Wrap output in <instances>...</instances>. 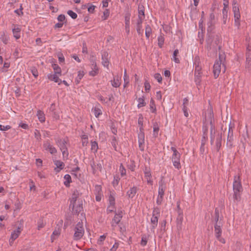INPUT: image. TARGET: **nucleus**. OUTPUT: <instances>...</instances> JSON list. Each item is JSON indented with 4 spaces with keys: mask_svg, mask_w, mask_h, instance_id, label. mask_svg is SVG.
Here are the masks:
<instances>
[{
    "mask_svg": "<svg viewBox=\"0 0 251 251\" xmlns=\"http://www.w3.org/2000/svg\"><path fill=\"white\" fill-rule=\"evenodd\" d=\"M20 31L21 28L18 26H17V27H15V28L12 29L14 37L16 39H19L20 38Z\"/></svg>",
    "mask_w": 251,
    "mask_h": 251,
    "instance_id": "obj_29",
    "label": "nucleus"
},
{
    "mask_svg": "<svg viewBox=\"0 0 251 251\" xmlns=\"http://www.w3.org/2000/svg\"><path fill=\"white\" fill-rule=\"evenodd\" d=\"M90 165L93 170V174H96L98 170L100 171V172L101 171L102 168V163H99L96 164L95 161L93 160L92 161H91Z\"/></svg>",
    "mask_w": 251,
    "mask_h": 251,
    "instance_id": "obj_15",
    "label": "nucleus"
},
{
    "mask_svg": "<svg viewBox=\"0 0 251 251\" xmlns=\"http://www.w3.org/2000/svg\"><path fill=\"white\" fill-rule=\"evenodd\" d=\"M119 244L118 242H115L112 248L110 250V251H116L118 248Z\"/></svg>",
    "mask_w": 251,
    "mask_h": 251,
    "instance_id": "obj_64",
    "label": "nucleus"
},
{
    "mask_svg": "<svg viewBox=\"0 0 251 251\" xmlns=\"http://www.w3.org/2000/svg\"><path fill=\"white\" fill-rule=\"evenodd\" d=\"M241 142L243 144V146L244 148H245L246 144L249 143V136L247 131L245 134H243L241 138Z\"/></svg>",
    "mask_w": 251,
    "mask_h": 251,
    "instance_id": "obj_24",
    "label": "nucleus"
},
{
    "mask_svg": "<svg viewBox=\"0 0 251 251\" xmlns=\"http://www.w3.org/2000/svg\"><path fill=\"white\" fill-rule=\"evenodd\" d=\"M145 89L146 92L149 91L151 89V85L148 81H146L144 83Z\"/></svg>",
    "mask_w": 251,
    "mask_h": 251,
    "instance_id": "obj_60",
    "label": "nucleus"
},
{
    "mask_svg": "<svg viewBox=\"0 0 251 251\" xmlns=\"http://www.w3.org/2000/svg\"><path fill=\"white\" fill-rule=\"evenodd\" d=\"M177 221L178 222L182 223L183 221V212L182 211H180L179 214H178V216L177 218Z\"/></svg>",
    "mask_w": 251,
    "mask_h": 251,
    "instance_id": "obj_56",
    "label": "nucleus"
},
{
    "mask_svg": "<svg viewBox=\"0 0 251 251\" xmlns=\"http://www.w3.org/2000/svg\"><path fill=\"white\" fill-rule=\"evenodd\" d=\"M111 82L112 86L115 88L119 87L121 85V82L118 76H114L113 80H111Z\"/></svg>",
    "mask_w": 251,
    "mask_h": 251,
    "instance_id": "obj_28",
    "label": "nucleus"
},
{
    "mask_svg": "<svg viewBox=\"0 0 251 251\" xmlns=\"http://www.w3.org/2000/svg\"><path fill=\"white\" fill-rule=\"evenodd\" d=\"M98 149V145L96 141L91 142V150L93 151L94 152L97 151Z\"/></svg>",
    "mask_w": 251,
    "mask_h": 251,
    "instance_id": "obj_44",
    "label": "nucleus"
},
{
    "mask_svg": "<svg viewBox=\"0 0 251 251\" xmlns=\"http://www.w3.org/2000/svg\"><path fill=\"white\" fill-rule=\"evenodd\" d=\"M67 14L73 19H76L77 17V14L71 10L68 11Z\"/></svg>",
    "mask_w": 251,
    "mask_h": 251,
    "instance_id": "obj_47",
    "label": "nucleus"
},
{
    "mask_svg": "<svg viewBox=\"0 0 251 251\" xmlns=\"http://www.w3.org/2000/svg\"><path fill=\"white\" fill-rule=\"evenodd\" d=\"M54 163L57 167V168L54 169L56 172H59L60 170L63 169L65 166L64 163L60 160H55L54 161Z\"/></svg>",
    "mask_w": 251,
    "mask_h": 251,
    "instance_id": "obj_23",
    "label": "nucleus"
},
{
    "mask_svg": "<svg viewBox=\"0 0 251 251\" xmlns=\"http://www.w3.org/2000/svg\"><path fill=\"white\" fill-rule=\"evenodd\" d=\"M143 130V127H140V131L138 133V143L139 148L141 151L144 150L143 145L145 143V134Z\"/></svg>",
    "mask_w": 251,
    "mask_h": 251,
    "instance_id": "obj_12",
    "label": "nucleus"
},
{
    "mask_svg": "<svg viewBox=\"0 0 251 251\" xmlns=\"http://www.w3.org/2000/svg\"><path fill=\"white\" fill-rule=\"evenodd\" d=\"M51 147L50 141L48 140L46 141L43 144V147L45 150L48 151V150Z\"/></svg>",
    "mask_w": 251,
    "mask_h": 251,
    "instance_id": "obj_51",
    "label": "nucleus"
},
{
    "mask_svg": "<svg viewBox=\"0 0 251 251\" xmlns=\"http://www.w3.org/2000/svg\"><path fill=\"white\" fill-rule=\"evenodd\" d=\"M52 66L54 70V73L58 74L59 75H61V70L60 67L56 64H52Z\"/></svg>",
    "mask_w": 251,
    "mask_h": 251,
    "instance_id": "obj_36",
    "label": "nucleus"
},
{
    "mask_svg": "<svg viewBox=\"0 0 251 251\" xmlns=\"http://www.w3.org/2000/svg\"><path fill=\"white\" fill-rule=\"evenodd\" d=\"M115 216L112 219V226H114L113 223H115L116 225H118L121 221L123 215H122V211L118 210V212L115 211Z\"/></svg>",
    "mask_w": 251,
    "mask_h": 251,
    "instance_id": "obj_14",
    "label": "nucleus"
},
{
    "mask_svg": "<svg viewBox=\"0 0 251 251\" xmlns=\"http://www.w3.org/2000/svg\"><path fill=\"white\" fill-rule=\"evenodd\" d=\"M48 78L51 81H54L55 82H59V80H60V79L59 78L58 74L55 73L48 75Z\"/></svg>",
    "mask_w": 251,
    "mask_h": 251,
    "instance_id": "obj_26",
    "label": "nucleus"
},
{
    "mask_svg": "<svg viewBox=\"0 0 251 251\" xmlns=\"http://www.w3.org/2000/svg\"><path fill=\"white\" fill-rule=\"evenodd\" d=\"M30 70H31V72L32 74L33 75L35 78H37V76H38V72L37 69L34 67H31Z\"/></svg>",
    "mask_w": 251,
    "mask_h": 251,
    "instance_id": "obj_48",
    "label": "nucleus"
},
{
    "mask_svg": "<svg viewBox=\"0 0 251 251\" xmlns=\"http://www.w3.org/2000/svg\"><path fill=\"white\" fill-rule=\"evenodd\" d=\"M99 73V68H97L96 69H92L91 71L89 72V75L92 76H94L98 75Z\"/></svg>",
    "mask_w": 251,
    "mask_h": 251,
    "instance_id": "obj_52",
    "label": "nucleus"
},
{
    "mask_svg": "<svg viewBox=\"0 0 251 251\" xmlns=\"http://www.w3.org/2000/svg\"><path fill=\"white\" fill-rule=\"evenodd\" d=\"M102 64L104 67L109 65V54L107 51H104L102 54Z\"/></svg>",
    "mask_w": 251,
    "mask_h": 251,
    "instance_id": "obj_19",
    "label": "nucleus"
},
{
    "mask_svg": "<svg viewBox=\"0 0 251 251\" xmlns=\"http://www.w3.org/2000/svg\"><path fill=\"white\" fill-rule=\"evenodd\" d=\"M82 145L83 147L86 146L88 143V136L86 135H83L82 136Z\"/></svg>",
    "mask_w": 251,
    "mask_h": 251,
    "instance_id": "obj_42",
    "label": "nucleus"
},
{
    "mask_svg": "<svg viewBox=\"0 0 251 251\" xmlns=\"http://www.w3.org/2000/svg\"><path fill=\"white\" fill-rule=\"evenodd\" d=\"M64 178L66 180V181L64 182V185L66 187H69L70 184L72 182V178L71 176L68 174L65 175Z\"/></svg>",
    "mask_w": 251,
    "mask_h": 251,
    "instance_id": "obj_32",
    "label": "nucleus"
},
{
    "mask_svg": "<svg viewBox=\"0 0 251 251\" xmlns=\"http://www.w3.org/2000/svg\"><path fill=\"white\" fill-rule=\"evenodd\" d=\"M159 130V127L158 126V124L157 123H154L153 124V135L154 136H157L158 135V132Z\"/></svg>",
    "mask_w": 251,
    "mask_h": 251,
    "instance_id": "obj_43",
    "label": "nucleus"
},
{
    "mask_svg": "<svg viewBox=\"0 0 251 251\" xmlns=\"http://www.w3.org/2000/svg\"><path fill=\"white\" fill-rule=\"evenodd\" d=\"M158 217L157 216H152L151 219V223L152 224V228H155L158 224Z\"/></svg>",
    "mask_w": 251,
    "mask_h": 251,
    "instance_id": "obj_34",
    "label": "nucleus"
},
{
    "mask_svg": "<svg viewBox=\"0 0 251 251\" xmlns=\"http://www.w3.org/2000/svg\"><path fill=\"white\" fill-rule=\"evenodd\" d=\"M233 189L234 191L233 198L234 201H240V193L243 191V187L239 176H235L233 183Z\"/></svg>",
    "mask_w": 251,
    "mask_h": 251,
    "instance_id": "obj_3",
    "label": "nucleus"
},
{
    "mask_svg": "<svg viewBox=\"0 0 251 251\" xmlns=\"http://www.w3.org/2000/svg\"><path fill=\"white\" fill-rule=\"evenodd\" d=\"M178 53H179V51H178V49L175 50L173 53V60L176 63H179L180 62L179 59L176 57V56H177Z\"/></svg>",
    "mask_w": 251,
    "mask_h": 251,
    "instance_id": "obj_39",
    "label": "nucleus"
},
{
    "mask_svg": "<svg viewBox=\"0 0 251 251\" xmlns=\"http://www.w3.org/2000/svg\"><path fill=\"white\" fill-rule=\"evenodd\" d=\"M90 60L92 69H96V68H98L97 65L95 57L94 56H91Z\"/></svg>",
    "mask_w": 251,
    "mask_h": 251,
    "instance_id": "obj_38",
    "label": "nucleus"
},
{
    "mask_svg": "<svg viewBox=\"0 0 251 251\" xmlns=\"http://www.w3.org/2000/svg\"><path fill=\"white\" fill-rule=\"evenodd\" d=\"M74 231V240L75 241L80 240L84 234V229L82 222H79L77 223L75 227Z\"/></svg>",
    "mask_w": 251,
    "mask_h": 251,
    "instance_id": "obj_4",
    "label": "nucleus"
},
{
    "mask_svg": "<svg viewBox=\"0 0 251 251\" xmlns=\"http://www.w3.org/2000/svg\"><path fill=\"white\" fill-rule=\"evenodd\" d=\"M79 195V194L78 191L76 190H75L72 195V200L71 201V203L69 206L70 208H71V206H73V207H74V204L75 203Z\"/></svg>",
    "mask_w": 251,
    "mask_h": 251,
    "instance_id": "obj_21",
    "label": "nucleus"
},
{
    "mask_svg": "<svg viewBox=\"0 0 251 251\" xmlns=\"http://www.w3.org/2000/svg\"><path fill=\"white\" fill-rule=\"evenodd\" d=\"M138 104L137 105V107L138 108H140L142 107L145 106L146 105V103L145 101V96H143L141 98H139L138 99Z\"/></svg>",
    "mask_w": 251,
    "mask_h": 251,
    "instance_id": "obj_31",
    "label": "nucleus"
},
{
    "mask_svg": "<svg viewBox=\"0 0 251 251\" xmlns=\"http://www.w3.org/2000/svg\"><path fill=\"white\" fill-rule=\"evenodd\" d=\"M215 223H219V211L218 208H216L215 209Z\"/></svg>",
    "mask_w": 251,
    "mask_h": 251,
    "instance_id": "obj_45",
    "label": "nucleus"
},
{
    "mask_svg": "<svg viewBox=\"0 0 251 251\" xmlns=\"http://www.w3.org/2000/svg\"><path fill=\"white\" fill-rule=\"evenodd\" d=\"M208 22H211L212 23H215V15L213 12H212L209 15V20Z\"/></svg>",
    "mask_w": 251,
    "mask_h": 251,
    "instance_id": "obj_62",
    "label": "nucleus"
},
{
    "mask_svg": "<svg viewBox=\"0 0 251 251\" xmlns=\"http://www.w3.org/2000/svg\"><path fill=\"white\" fill-rule=\"evenodd\" d=\"M21 230H14L13 232H12L11 237L9 240V243L10 245H11L13 241L18 237L20 233H21Z\"/></svg>",
    "mask_w": 251,
    "mask_h": 251,
    "instance_id": "obj_25",
    "label": "nucleus"
},
{
    "mask_svg": "<svg viewBox=\"0 0 251 251\" xmlns=\"http://www.w3.org/2000/svg\"><path fill=\"white\" fill-rule=\"evenodd\" d=\"M199 60L198 57H195V64L196 65L195 69V78L194 80L197 86L200 85L201 82V67L199 64H196L197 60Z\"/></svg>",
    "mask_w": 251,
    "mask_h": 251,
    "instance_id": "obj_8",
    "label": "nucleus"
},
{
    "mask_svg": "<svg viewBox=\"0 0 251 251\" xmlns=\"http://www.w3.org/2000/svg\"><path fill=\"white\" fill-rule=\"evenodd\" d=\"M223 20L224 24H226V20L227 19V14H228V10L226 9V8H223Z\"/></svg>",
    "mask_w": 251,
    "mask_h": 251,
    "instance_id": "obj_37",
    "label": "nucleus"
},
{
    "mask_svg": "<svg viewBox=\"0 0 251 251\" xmlns=\"http://www.w3.org/2000/svg\"><path fill=\"white\" fill-rule=\"evenodd\" d=\"M37 116H38V118L39 121L41 123H44L45 121V116L43 111L41 110H38Z\"/></svg>",
    "mask_w": 251,
    "mask_h": 251,
    "instance_id": "obj_30",
    "label": "nucleus"
},
{
    "mask_svg": "<svg viewBox=\"0 0 251 251\" xmlns=\"http://www.w3.org/2000/svg\"><path fill=\"white\" fill-rule=\"evenodd\" d=\"M74 205H75V204H74ZM72 207L73 213L75 215H78L79 213L83 210L82 201H79L78 204L76 206L74 205V208L73 206Z\"/></svg>",
    "mask_w": 251,
    "mask_h": 251,
    "instance_id": "obj_17",
    "label": "nucleus"
},
{
    "mask_svg": "<svg viewBox=\"0 0 251 251\" xmlns=\"http://www.w3.org/2000/svg\"><path fill=\"white\" fill-rule=\"evenodd\" d=\"M221 41L222 38L219 35H206L205 48L208 51L210 50L212 48L216 50V46L221 42Z\"/></svg>",
    "mask_w": 251,
    "mask_h": 251,
    "instance_id": "obj_2",
    "label": "nucleus"
},
{
    "mask_svg": "<svg viewBox=\"0 0 251 251\" xmlns=\"http://www.w3.org/2000/svg\"><path fill=\"white\" fill-rule=\"evenodd\" d=\"M158 41V45L159 47V48H162L164 42V38L162 35H160L157 39Z\"/></svg>",
    "mask_w": 251,
    "mask_h": 251,
    "instance_id": "obj_40",
    "label": "nucleus"
},
{
    "mask_svg": "<svg viewBox=\"0 0 251 251\" xmlns=\"http://www.w3.org/2000/svg\"><path fill=\"white\" fill-rule=\"evenodd\" d=\"M206 132H207V128H206V126H205L204 127H203V128L202 129L203 135H202V137L201 140V146L200 147V152L202 154H204V153L205 152L204 146L205 145L206 141L207 140Z\"/></svg>",
    "mask_w": 251,
    "mask_h": 251,
    "instance_id": "obj_11",
    "label": "nucleus"
},
{
    "mask_svg": "<svg viewBox=\"0 0 251 251\" xmlns=\"http://www.w3.org/2000/svg\"><path fill=\"white\" fill-rule=\"evenodd\" d=\"M106 235L105 234H103L102 235H101L100 237V238L98 241V243L100 245H101L102 244V242H103V241L106 238Z\"/></svg>",
    "mask_w": 251,
    "mask_h": 251,
    "instance_id": "obj_57",
    "label": "nucleus"
},
{
    "mask_svg": "<svg viewBox=\"0 0 251 251\" xmlns=\"http://www.w3.org/2000/svg\"><path fill=\"white\" fill-rule=\"evenodd\" d=\"M222 134H218L216 137V144L215 147L217 151H219L220 150V148L222 146Z\"/></svg>",
    "mask_w": 251,
    "mask_h": 251,
    "instance_id": "obj_18",
    "label": "nucleus"
},
{
    "mask_svg": "<svg viewBox=\"0 0 251 251\" xmlns=\"http://www.w3.org/2000/svg\"><path fill=\"white\" fill-rule=\"evenodd\" d=\"M112 146L113 147L115 151H117V145L118 144V141L116 140L115 137L113 136L112 140L111 141Z\"/></svg>",
    "mask_w": 251,
    "mask_h": 251,
    "instance_id": "obj_50",
    "label": "nucleus"
},
{
    "mask_svg": "<svg viewBox=\"0 0 251 251\" xmlns=\"http://www.w3.org/2000/svg\"><path fill=\"white\" fill-rule=\"evenodd\" d=\"M150 109L152 113H155L156 111L154 101L152 99H151L150 101Z\"/></svg>",
    "mask_w": 251,
    "mask_h": 251,
    "instance_id": "obj_41",
    "label": "nucleus"
},
{
    "mask_svg": "<svg viewBox=\"0 0 251 251\" xmlns=\"http://www.w3.org/2000/svg\"><path fill=\"white\" fill-rule=\"evenodd\" d=\"M94 114L95 116L98 118L99 117L100 115L102 114V112L100 109L99 108H97L96 107L94 109Z\"/></svg>",
    "mask_w": 251,
    "mask_h": 251,
    "instance_id": "obj_53",
    "label": "nucleus"
},
{
    "mask_svg": "<svg viewBox=\"0 0 251 251\" xmlns=\"http://www.w3.org/2000/svg\"><path fill=\"white\" fill-rule=\"evenodd\" d=\"M215 23H212L211 22H208L207 23L208 26L207 28L206 35H216L213 32V30L215 29Z\"/></svg>",
    "mask_w": 251,
    "mask_h": 251,
    "instance_id": "obj_20",
    "label": "nucleus"
},
{
    "mask_svg": "<svg viewBox=\"0 0 251 251\" xmlns=\"http://www.w3.org/2000/svg\"><path fill=\"white\" fill-rule=\"evenodd\" d=\"M84 75L83 72L79 71L78 72V75L76 78V80L77 82V83L79 82L80 80L81 79V78L83 77Z\"/></svg>",
    "mask_w": 251,
    "mask_h": 251,
    "instance_id": "obj_55",
    "label": "nucleus"
},
{
    "mask_svg": "<svg viewBox=\"0 0 251 251\" xmlns=\"http://www.w3.org/2000/svg\"><path fill=\"white\" fill-rule=\"evenodd\" d=\"M151 33H152V29H151V27L150 26V25H147L146 26V28H145V35H146V38L148 39H149V37H150V35H151Z\"/></svg>",
    "mask_w": 251,
    "mask_h": 251,
    "instance_id": "obj_33",
    "label": "nucleus"
},
{
    "mask_svg": "<svg viewBox=\"0 0 251 251\" xmlns=\"http://www.w3.org/2000/svg\"><path fill=\"white\" fill-rule=\"evenodd\" d=\"M232 11L234 13L235 25L239 28L240 26V19L241 16L238 4L236 0H234L232 2Z\"/></svg>",
    "mask_w": 251,
    "mask_h": 251,
    "instance_id": "obj_5",
    "label": "nucleus"
},
{
    "mask_svg": "<svg viewBox=\"0 0 251 251\" xmlns=\"http://www.w3.org/2000/svg\"><path fill=\"white\" fill-rule=\"evenodd\" d=\"M221 63L216 61L213 66V74L215 78H217L221 72Z\"/></svg>",
    "mask_w": 251,
    "mask_h": 251,
    "instance_id": "obj_13",
    "label": "nucleus"
},
{
    "mask_svg": "<svg viewBox=\"0 0 251 251\" xmlns=\"http://www.w3.org/2000/svg\"><path fill=\"white\" fill-rule=\"evenodd\" d=\"M234 142L233 126H231V123H230L226 137V147L229 149H232L234 147Z\"/></svg>",
    "mask_w": 251,
    "mask_h": 251,
    "instance_id": "obj_9",
    "label": "nucleus"
},
{
    "mask_svg": "<svg viewBox=\"0 0 251 251\" xmlns=\"http://www.w3.org/2000/svg\"><path fill=\"white\" fill-rule=\"evenodd\" d=\"M154 77L157 80V81L159 83H161L162 82V76H161V75L160 74H159V73L155 74L154 75Z\"/></svg>",
    "mask_w": 251,
    "mask_h": 251,
    "instance_id": "obj_54",
    "label": "nucleus"
},
{
    "mask_svg": "<svg viewBox=\"0 0 251 251\" xmlns=\"http://www.w3.org/2000/svg\"><path fill=\"white\" fill-rule=\"evenodd\" d=\"M140 127H143V117L142 115H140L138 121Z\"/></svg>",
    "mask_w": 251,
    "mask_h": 251,
    "instance_id": "obj_59",
    "label": "nucleus"
},
{
    "mask_svg": "<svg viewBox=\"0 0 251 251\" xmlns=\"http://www.w3.org/2000/svg\"><path fill=\"white\" fill-rule=\"evenodd\" d=\"M145 9L143 5H141L138 6V17H142L143 18H145V13H144Z\"/></svg>",
    "mask_w": 251,
    "mask_h": 251,
    "instance_id": "obj_35",
    "label": "nucleus"
},
{
    "mask_svg": "<svg viewBox=\"0 0 251 251\" xmlns=\"http://www.w3.org/2000/svg\"><path fill=\"white\" fill-rule=\"evenodd\" d=\"M166 189V185L165 182L162 179L159 182V188H158V196L163 197L164 195V192Z\"/></svg>",
    "mask_w": 251,
    "mask_h": 251,
    "instance_id": "obj_16",
    "label": "nucleus"
},
{
    "mask_svg": "<svg viewBox=\"0 0 251 251\" xmlns=\"http://www.w3.org/2000/svg\"><path fill=\"white\" fill-rule=\"evenodd\" d=\"M1 39L3 43L5 44H7L8 41V38L4 35L3 33V35L1 36Z\"/></svg>",
    "mask_w": 251,
    "mask_h": 251,
    "instance_id": "obj_63",
    "label": "nucleus"
},
{
    "mask_svg": "<svg viewBox=\"0 0 251 251\" xmlns=\"http://www.w3.org/2000/svg\"><path fill=\"white\" fill-rule=\"evenodd\" d=\"M222 224L220 221L219 223H215L214 225L215 228V233L216 238L218 240H219L222 243H225V240L221 237L222 234V229L221 228V226H222Z\"/></svg>",
    "mask_w": 251,
    "mask_h": 251,
    "instance_id": "obj_10",
    "label": "nucleus"
},
{
    "mask_svg": "<svg viewBox=\"0 0 251 251\" xmlns=\"http://www.w3.org/2000/svg\"><path fill=\"white\" fill-rule=\"evenodd\" d=\"M152 216L159 217L160 216V209L158 207H155L153 208L152 212Z\"/></svg>",
    "mask_w": 251,
    "mask_h": 251,
    "instance_id": "obj_46",
    "label": "nucleus"
},
{
    "mask_svg": "<svg viewBox=\"0 0 251 251\" xmlns=\"http://www.w3.org/2000/svg\"><path fill=\"white\" fill-rule=\"evenodd\" d=\"M56 144L59 147L60 150L62 152L63 155L66 154L67 156H68L69 153L68 151V149L66 146V144L68 142V139L67 137L65 138L63 140L58 138L55 139Z\"/></svg>",
    "mask_w": 251,
    "mask_h": 251,
    "instance_id": "obj_7",
    "label": "nucleus"
},
{
    "mask_svg": "<svg viewBox=\"0 0 251 251\" xmlns=\"http://www.w3.org/2000/svg\"><path fill=\"white\" fill-rule=\"evenodd\" d=\"M148 241L146 237L142 236L141 241V245L142 246H145L147 244Z\"/></svg>",
    "mask_w": 251,
    "mask_h": 251,
    "instance_id": "obj_61",
    "label": "nucleus"
},
{
    "mask_svg": "<svg viewBox=\"0 0 251 251\" xmlns=\"http://www.w3.org/2000/svg\"><path fill=\"white\" fill-rule=\"evenodd\" d=\"M114 193L111 191L110 192V195L109 196L108 201L109 202V205L112 206L113 208H115V200L114 198Z\"/></svg>",
    "mask_w": 251,
    "mask_h": 251,
    "instance_id": "obj_27",
    "label": "nucleus"
},
{
    "mask_svg": "<svg viewBox=\"0 0 251 251\" xmlns=\"http://www.w3.org/2000/svg\"><path fill=\"white\" fill-rule=\"evenodd\" d=\"M206 126L207 128V137H208V129L210 128V143L211 145L214 144L215 135L216 133L215 126L214 124V115L212 111H210L208 113L207 116L206 114L204 115V118L203 119V127Z\"/></svg>",
    "mask_w": 251,
    "mask_h": 251,
    "instance_id": "obj_1",
    "label": "nucleus"
},
{
    "mask_svg": "<svg viewBox=\"0 0 251 251\" xmlns=\"http://www.w3.org/2000/svg\"><path fill=\"white\" fill-rule=\"evenodd\" d=\"M120 171L122 176L126 175V170L122 164L120 165Z\"/></svg>",
    "mask_w": 251,
    "mask_h": 251,
    "instance_id": "obj_49",
    "label": "nucleus"
},
{
    "mask_svg": "<svg viewBox=\"0 0 251 251\" xmlns=\"http://www.w3.org/2000/svg\"><path fill=\"white\" fill-rule=\"evenodd\" d=\"M171 149L173 151V154L172 157V161L173 162V165L176 169L179 170L181 168L180 163L181 154L175 147H172Z\"/></svg>",
    "mask_w": 251,
    "mask_h": 251,
    "instance_id": "obj_6",
    "label": "nucleus"
},
{
    "mask_svg": "<svg viewBox=\"0 0 251 251\" xmlns=\"http://www.w3.org/2000/svg\"><path fill=\"white\" fill-rule=\"evenodd\" d=\"M138 188L136 186H133L127 192L126 195L129 199H133L137 193Z\"/></svg>",
    "mask_w": 251,
    "mask_h": 251,
    "instance_id": "obj_22",
    "label": "nucleus"
},
{
    "mask_svg": "<svg viewBox=\"0 0 251 251\" xmlns=\"http://www.w3.org/2000/svg\"><path fill=\"white\" fill-rule=\"evenodd\" d=\"M219 62H221V63L223 62V60H225L226 59V56L225 55V53L221 54V53H219Z\"/></svg>",
    "mask_w": 251,
    "mask_h": 251,
    "instance_id": "obj_58",
    "label": "nucleus"
}]
</instances>
